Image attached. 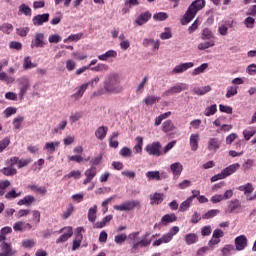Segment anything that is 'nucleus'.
<instances>
[{
	"label": "nucleus",
	"instance_id": "1",
	"mask_svg": "<svg viewBox=\"0 0 256 256\" xmlns=\"http://www.w3.org/2000/svg\"><path fill=\"white\" fill-rule=\"evenodd\" d=\"M205 7V0H195L191 3L188 7L186 13L184 14L183 18L181 19L182 25H189L193 19H195V15L197 12L201 11Z\"/></svg>",
	"mask_w": 256,
	"mask_h": 256
},
{
	"label": "nucleus",
	"instance_id": "2",
	"mask_svg": "<svg viewBox=\"0 0 256 256\" xmlns=\"http://www.w3.org/2000/svg\"><path fill=\"white\" fill-rule=\"evenodd\" d=\"M104 89L107 93H121V78L117 74H110L104 81Z\"/></svg>",
	"mask_w": 256,
	"mask_h": 256
},
{
	"label": "nucleus",
	"instance_id": "3",
	"mask_svg": "<svg viewBox=\"0 0 256 256\" xmlns=\"http://www.w3.org/2000/svg\"><path fill=\"white\" fill-rule=\"evenodd\" d=\"M141 205V202L139 200H130L123 202L120 205H115L114 209L115 211H133L135 207H139Z\"/></svg>",
	"mask_w": 256,
	"mask_h": 256
},
{
	"label": "nucleus",
	"instance_id": "4",
	"mask_svg": "<svg viewBox=\"0 0 256 256\" xmlns=\"http://www.w3.org/2000/svg\"><path fill=\"white\" fill-rule=\"evenodd\" d=\"M45 45H47V43H45V34L36 33L34 36V40H32L31 42V49L43 48L45 47Z\"/></svg>",
	"mask_w": 256,
	"mask_h": 256
},
{
	"label": "nucleus",
	"instance_id": "5",
	"mask_svg": "<svg viewBox=\"0 0 256 256\" xmlns=\"http://www.w3.org/2000/svg\"><path fill=\"white\" fill-rule=\"evenodd\" d=\"M193 67H195L193 62L180 63L173 68L172 73L173 75H181V73H185V71L193 69Z\"/></svg>",
	"mask_w": 256,
	"mask_h": 256
},
{
	"label": "nucleus",
	"instance_id": "6",
	"mask_svg": "<svg viewBox=\"0 0 256 256\" xmlns=\"http://www.w3.org/2000/svg\"><path fill=\"white\" fill-rule=\"evenodd\" d=\"M19 85H20L19 97H20V101H23V98L25 97V94L27 93V91H29L31 84L28 78L22 77L19 79Z\"/></svg>",
	"mask_w": 256,
	"mask_h": 256
},
{
	"label": "nucleus",
	"instance_id": "7",
	"mask_svg": "<svg viewBox=\"0 0 256 256\" xmlns=\"http://www.w3.org/2000/svg\"><path fill=\"white\" fill-rule=\"evenodd\" d=\"M63 231H66V232L63 233ZM58 233H63V234L56 240V243H65V241H69V239L73 237V228L64 227L60 229Z\"/></svg>",
	"mask_w": 256,
	"mask_h": 256
},
{
	"label": "nucleus",
	"instance_id": "8",
	"mask_svg": "<svg viewBox=\"0 0 256 256\" xmlns=\"http://www.w3.org/2000/svg\"><path fill=\"white\" fill-rule=\"evenodd\" d=\"M181 91H187V84L180 83L172 86L170 89L166 90L163 95L169 97V95H175L177 93H181Z\"/></svg>",
	"mask_w": 256,
	"mask_h": 256
},
{
	"label": "nucleus",
	"instance_id": "9",
	"mask_svg": "<svg viewBox=\"0 0 256 256\" xmlns=\"http://www.w3.org/2000/svg\"><path fill=\"white\" fill-rule=\"evenodd\" d=\"M207 149L210 153H217L221 149V141L219 138L211 137L208 140Z\"/></svg>",
	"mask_w": 256,
	"mask_h": 256
},
{
	"label": "nucleus",
	"instance_id": "10",
	"mask_svg": "<svg viewBox=\"0 0 256 256\" xmlns=\"http://www.w3.org/2000/svg\"><path fill=\"white\" fill-rule=\"evenodd\" d=\"M145 149L148 155H154L156 157H159V155H161V152H160L161 143L159 142L148 144Z\"/></svg>",
	"mask_w": 256,
	"mask_h": 256
},
{
	"label": "nucleus",
	"instance_id": "11",
	"mask_svg": "<svg viewBox=\"0 0 256 256\" xmlns=\"http://www.w3.org/2000/svg\"><path fill=\"white\" fill-rule=\"evenodd\" d=\"M35 27H41L44 23H49V13L38 14L32 18Z\"/></svg>",
	"mask_w": 256,
	"mask_h": 256
},
{
	"label": "nucleus",
	"instance_id": "12",
	"mask_svg": "<svg viewBox=\"0 0 256 256\" xmlns=\"http://www.w3.org/2000/svg\"><path fill=\"white\" fill-rule=\"evenodd\" d=\"M179 233V227L173 226L168 233L164 234L161 238V243H171L173 241V237Z\"/></svg>",
	"mask_w": 256,
	"mask_h": 256
},
{
	"label": "nucleus",
	"instance_id": "13",
	"mask_svg": "<svg viewBox=\"0 0 256 256\" xmlns=\"http://www.w3.org/2000/svg\"><path fill=\"white\" fill-rule=\"evenodd\" d=\"M84 175L86 178L83 181V185H89V183H91V181H93L97 176V168L92 166L85 171Z\"/></svg>",
	"mask_w": 256,
	"mask_h": 256
},
{
	"label": "nucleus",
	"instance_id": "14",
	"mask_svg": "<svg viewBox=\"0 0 256 256\" xmlns=\"http://www.w3.org/2000/svg\"><path fill=\"white\" fill-rule=\"evenodd\" d=\"M239 208H241V202H239L238 199L231 200L228 206L224 209V214L229 215L231 213H235Z\"/></svg>",
	"mask_w": 256,
	"mask_h": 256
},
{
	"label": "nucleus",
	"instance_id": "15",
	"mask_svg": "<svg viewBox=\"0 0 256 256\" xmlns=\"http://www.w3.org/2000/svg\"><path fill=\"white\" fill-rule=\"evenodd\" d=\"M76 231L77 234L76 238L73 240L72 251H77V249L81 247V241H83V234L81 233V231H84L83 227H78Z\"/></svg>",
	"mask_w": 256,
	"mask_h": 256
},
{
	"label": "nucleus",
	"instance_id": "16",
	"mask_svg": "<svg viewBox=\"0 0 256 256\" xmlns=\"http://www.w3.org/2000/svg\"><path fill=\"white\" fill-rule=\"evenodd\" d=\"M236 251H243L247 247V236L240 235L235 238Z\"/></svg>",
	"mask_w": 256,
	"mask_h": 256
},
{
	"label": "nucleus",
	"instance_id": "17",
	"mask_svg": "<svg viewBox=\"0 0 256 256\" xmlns=\"http://www.w3.org/2000/svg\"><path fill=\"white\" fill-rule=\"evenodd\" d=\"M0 249H1V254L4 256H13L15 255V253H17V251L13 250V248H11V244L7 243V242H3L0 245Z\"/></svg>",
	"mask_w": 256,
	"mask_h": 256
},
{
	"label": "nucleus",
	"instance_id": "18",
	"mask_svg": "<svg viewBox=\"0 0 256 256\" xmlns=\"http://www.w3.org/2000/svg\"><path fill=\"white\" fill-rule=\"evenodd\" d=\"M170 169L174 175V179L178 178L183 173V165L180 162L171 164Z\"/></svg>",
	"mask_w": 256,
	"mask_h": 256
},
{
	"label": "nucleus",
	"instance_id": "19",
	"mask_svg": "<svg viewBox=\"0 0 256 256\" xmlns=\"http://www.w3.org/2000/svg\"><path fill=\"white\" fill-rule=\"evenodd\" d=\"M109 131V128L107 126H100L95 131V137L99 139L100 141H103L107 137V132Z\"/></svg>",
	"mask_w": 256,
	"mask_h": 256
},
{
	"label": "nucleus",
	"instance_id": "20",
	"mask_svg": "<svg viewBox=\"0 0 256 256\" xmlns=\"http://www.w3.org/2000/svg\"><path fill=\"white\" fill-rule=\"evenodd\" d=\"M238 191H241L244 193V195H251L255 191V187H253L252 183H246L244 185H240L238 188Z\"/></svg>",
	"mask_w": 256,
	"mask_h": 256
},
{
	"label": "nucleus",
	"instance_id": "21",
	"mask_svg": "<svg viewBox=\"0 0 256 256\" xmlns=\"http://www.w3.org/2000/svg\"><path fill=\"white\" fill-rule=\"evenodd\" d=\"M117 57V51L108 50L102 55L98 56L99 61H109V59H115Z\"/></svg>",
	"mask_w": 256,
	"mask_h": 256
},
{
	"label": "nucleus",
	"instance_id": "22",
	"mask_svg": "<svg viewBox=\"0 0 256 256\" xmlns=\"http://www.w3.org/2000/svg\"><path fill=\"white\" fill-rule=\"evenodd\" d=\"M35 203V197L31 195H27L24 198L20 199L17 205L22 206L25 205L26 207H31Z\"/></svg>",
	"mask_w": 256,
	"mask_h": 256
},
{
	"label": "nucleus",
	"instance_id": "23",
	"mask_svg": "<svg viewBox=\"0 0 256 256\" xmlns=\"http://www.w3.org/2000/svg\"><path fill=\"white\" fill-rule=\"evenodd\" d=\"M201 39L202 41H213L212 39H215V34H213L211 29L204 28L201 33Z\"/></svg>",
	"mask_w": 256,
	"mask_h": 256
},
{
	"label": "nucleus",
	"instance_id": "24",
	"mask_svg": "<svg viewBox=\"0 0 256 256\" xmlns=\"http://www.w3.org/2000/svg\"><path fill=\"white\" fill-rule=\"evenodd\" d=\"M190 147L191 151H197L199 149V134L190 135Z\"/></svg>",
	"mask_w": 256,
	"mask_h": 256
},
{
	"label": "nucleus",
	"instance_id": "25",
	"mask_svg": "<svg viewBox=\"0 0 256 256\" xmlns=\"http://www.w3.org/2000/svg\"><path fill=\"white\" fill-rule=\"evenodd\" d=\"M149 19H151V13L144 12L139 15V17L135 20V23H137V25H140V26L145 25V23H147V21H149Z\"/></svg>",
	"mask_w": 256,
	"mask_h": 256
},
{
	"label": "nucleus",
	"instance_id": "26",
	"mask_svg": "<svg viewBox=\"0 0 256 256\" xmlns=\"http://www.w3.org/2000/svg\"><path fill=\"white\" fill-rule=\"evenodd\" d=\"M113 220V215H107L100 222L94 223V229H103L107 223H110Z\"/></svg>",
	"mask_w": 256,
	"mask_h": 256
},
{
	"label": "nucleus",
	"instance_id": "27",
	"mask_svg": "<svg viewBox=\"0 0 256 256\" xmlns=\"http://www.w3.org/2000/svg\"><path fill=\"white\" fill-rule=\"evenodd\" d=\"M239 167H241L239 163L229 165L228 167L223 169L224 174L226 175V177H229L230 175H233V173H235L237 170H239Z\"/></svg>",
	"mask_w": 256,
	"mask_h": 256
},
{
	"label": "nucleus",
	"instance_id": "28",
	"mask_svg": "<svg viewBox=\"0 0 256 256\" xmlns=\"http://www.w3.org/2000/svg\"><path fill=\"white\" fill-rule=\"evenodd\" d=\"M87 217L90 223H95V221H97V205L89 208Z\"/></svg>",
	"mask_w": 256,
	"mask_h": 256
},
{
	"label": "nucleus",
	"instance_id": "29",
	"mask_svg": "<svg viewBox=\"0 0 256 256\" xmlns=\"http://www.w3.org/2000/svg\"><path fill=\"white\" fill-rule=\"evenodd\" d=\"M0 173H2V175H5V177H13V175H17V170L15 169V167L7 166L0 169Z\"/></svg>",
	"mask_w": 256,
	"mask_h": 256
},
{
	"label": "nucleus",
	"instance_id": "30",
	"mask_svg": "<svg viewBox=\"0 0 256 256\" xmlns=\"http://www.w3.org/2000/svg\"><path fill=\"white\" fill-rule=\"evenodd\" d=\"M144 47H149L151 45L153 51H159V40L155 41L153 39H144L143 40Z\"/></svg>",
	"mask_w": 256,
	"mask_h": 256
},
{
	"label": "nucleus",
	"instance_id": "31",
	"mask_svg": "<svg viewBox=\"0 0 256 256\" xmlns=\"http://www.w3.org/2000/svg\"><path fill=\"white\" fill-rule=\"evenodd\" d=\"M209 69V63H203L192 71V76L197 77Z\"/></svg>",
	"mask_w": 256,
	"mask_h": 256
},
{
	"label": "nucleus",
	"instance_id": "32",
	"mask_svg": "<svg viewBox=\"0 0 256 256\" xmlns=\"http://www.w3.org/2000/svg\"><path fill=\"white\" fill-rule=\"evenodd\" d=\"M197 241H199V236L195 233H189L185 236L186 245H194Z\"/></svg>",
	"mask_w": 256,
	"mask_h": 256
},
{
	"label": "nucleus",
	"instance_id": "33",
	"mask_svg": "<svg viewBox=\"0 0 256 256\" xmlns=\"http://www.w3.org/2000/svg\"><path fill=\"white\" fill-rule=\"evenodd\" d=\"M215 45V40H208L206 42H201L198 44V51H206V49H211Z\"/></svg>",
	"mask_w": 256,
	"mask_h": 256
},
{
	"label": "nucleus",
	"instance_id": "34",
	"mask_svg": "<svg viewBox=\"0 0 256 256\" xmlns=\"http://www.w3.org/2000/svg\"><path fill=\"white\" fill-rule=\"evenodd\" d=\"M146 177L149 179V181H160L161 172H159V171H148L146 173Z\"/></svg>",
	"mask_w": 256,
	"mask_h": 256
},
{
	"label": "nucleus",
	"instance_id": "35",
	"mask_svg": "<svg viewBox=\"0 0 256 256\" xmlns=\"http://www.w3.org/2000/svg\"><path fill=\"white\" fill-rule=\"evenodd\" d=\"M175 221H177V216L175 215V213L166 214L162 217V223H164L165 225L169 223H175Z\"/></svg>",
	"mask_w": 256,
	"mask_h": 256
},
{
	"label": "nucleus",
	"instance_id": "36",
	"mask_svg": "<svg viewBox=\"0 0 256 256\" xmlns=\"http://www.w3.org/2000/svg\"><path fill=\"white\" fill-rule=\"evenodd\" d=\"M238 89L239 87L237 86H228L227 89H226V99H231V97H235V95H237L238 93Z\"/></svg>",
	"mask_w": 256,
	"mask_h": 256
},
{
	"label": "nucleus",
	"instance_id": "37",
	"mask_svg": "<svg viewBox=\"0 0 256 256\" xmlns=\"http://www.w3.org/2000/svg\"><path fill=\"white\" fill-rule=\"evenodd\" d=\"M209 91H211V86L209 85L193 89V93H195V95H205L206 93H209Z\"/></svg>",
	"mask_w": 256,
	"mask_h": 256
},
{
	"label": "nucleus",
	"instance_id": "38",
	"mask_svg": "<svg viewBox=\"0 0 256 256\" xmlns=\"http://www.w3.org/2000/svg\"><path fill=\"white\" fill-rule=\"evenodd\" d=\"M217 113V104H212L205 108L204 115L205 117H211Z\"/></svg>",
	"mask_w": 256,
	"mask_h": 256
},
{
	"label": "nucleus",
	"instance_id": "39",
	"mask_svg": "<svg viewBox=\"0 0 256 256\" xmlns=\"http://www.w3.org/2000/svg\"><path fill=\"white\" fill-rule=\"evenodd\" d=\"M90 71H95L96 73H101L103 71H109V65L104 63H99L95 67L89 68Z\"/></svg>",
	"mask_w": 256,
	"mask_h": 256
},
{
	"label": "nucleus",
	"instance_id": "40",
	"mask_svg": "<svg viewBox=\"0 0 256 256\" xmlns=\"http://www.w3.org/2000/svg\"><path fill=\"white\" fill-rule=\"evenodd\" d=\"M19 13H22V15H25L26 17H31L33 12L31 7L27 6L26 4H21L19 6Z\"/></svg>",
	"mask_w": 256,
	"mask_h": 256
},
{
	"label": "nucleus",
	"instance_id": "41",
	"mask_svg": "<svg viewBox=\"0 0 256 256\" xmlns=\"http://www.w3.org/2000/svg\"><path fill=\"white\" fill-rule=\"evenodd\" d=\"M22 192H17L15 189L10 190L5 194V199L11 201L12 199H17V197H21Z\"/></svg>",
	"mask_w": 256,
	"mask_h": 256
},
{
	"label": "nucleus",
	"instance_id": "42",
	"mask_svg": "<svg viewBox=\"0 0 256 256\" xmlns=\"http://www.w3.org/2000/svg\"><path fill=\"white\" fill-rule=\"evenodd\" d=\"M254 135H256L255 128L250 127V128L243 130V137H244L245 141H249V139H251V137H253Z\"/></svg>",
	"mask_w": 256,
	"mask_h": 256
},
{
	"label": "nucleus",
	"instance_id": "43",
	"mask_svg": "<svg viewBox=\"0 0 256 256\" xmlns=\"http://www.w3.org/2000/svg\"><path fill=\"white\" fill-rule=\"evenodd\" d=\"M135 141L137 144L134 146L133 150L135 153H141L143 151V137L138 136L136 137Z\"/></svg>",
	"mask_w": 256,
	"mask_h": 256
},
{
	"label": "nucleus",
	"instance_id": "44",
	"mask_svg": "<svg viewBox=\"0 0 256 256\" xmlns=\"http://www.w3.org/2000/svg\"><path fill=\"white\" fill-rule=\"evenodd\" d=\"M35 67H37V64L31 61V57L24 58L23 69H35Z\"/></svg>",
	"mask_w": 256,
	"mask_h": 256
},
{
	"label": "nucleus",
	"instance_id": "45",
	"mask_svg": "<svg viewBox=\"0 0 256 256\" xmlns=\"http://www.w3.org/2000/svg\"><path fill=\"white\" fill-rule=\"evenodd\" d=\"M219 213H221V210L219 209H212L209 210L208 212H206L202 218L203 219H213V217H217V215H219Z\"/></svg>",
	"mask_w": 256,
	"mask_h": 256
},
{
	"label": "nucleus",
	"instance_id": "46",
	"mask_svg": "<svg viewBox=\"0 0 256 256\" xmlns=\"http://www.w3.org/2000/svg\"><path fill=\"white\" fill-rule=\"evenodd\" d=\"M7 187H11V181L9 180L0 181V197H3V195H5V191Z\"/></svg>",
	"mask_w": 256,
	"mask_h": 256
},
{
	"label": "nucleus",
	"instance_id": "47",
	"mask_svg": "<svg viewBox=\"0 0 256 256\" xmlns=\"http://www.w3.org/2000/svg\"><path fill=\"white\" fill-rule=\"evenodd\" d=\"M193 203V200L192 198H187L185 201H183L181 204H180V207H179V210L180 211H188L189 210V207H191V204Z\"/></svg>",
	"mask_w": 256,
	"mask_h": 256
},
{
	"label": "nucleus",
	"instance_id": "48",
	"mask_svg": "<svg viewBox=\"0 0 256 256\" xmlns=\"http://www.w3.org/2000/svg\"><path fill=\"white\" fill-rule=\"evenodd\" d=\"M127 241V234L121 233L114 237V242L116 245H123L124 242Z\"/></svg>",
	"mask_w": 256,
	"mask_h": 256
},
{
	"label": "nucleus",
	"instance_id": "49",
	"mask_svg": "<svg viewBox=\"0 0 256 256\" xmlns=\"http://www.w3.org/2000/svg\"><path fill=\"white\" fill-rule=\"evenodd\" d=\"M0 31L6 35H11V32L13 31V25L10 23H4L0 26Z\"/></svg>",
	"mask_w": 256,
	"mask_h": 256
},
{
	"label": "nucleus",
	"instance_id": "50",
	"mask_svg": "<svg viewBox=\"0 0 256 256\" xmlns=\"http://www.w3.org/2000/svg\"><path fill=\"white\" fill-rule=\"evenodd\" d=\"M160 101V98L157 97V96H147L145 99H144V103L145 105H155V103H159Z\"/></svg>",
	"mask_w": 256,
	"mask_h": 256
},
{
	"label": "nucleus",
	"instance_id": "51",
	"mask_svg": "<svg viewBox=\"0 0 256 256\" xmlns=\"http://www.w3.org/2000/svg\"><path fill=\"white\" fill-rule=\"evenodd\" d=\"M162 127L165 133H169V131H173V129H175V125H173L171 120H166Z\"/></svg>",
	"mask_w": 256,
	"mask_h": 256
},
{
	"label": "nucleus",
	"instance_id": "52",
	"mask_svg": "<svg viewBox=\"0 0 256 256\" xmlns=\"http://www.w3.org/2000/svg\"><path fill=\"white\" fill-rule=\"evenodd\" d=\"M232 251H235V246L231 244L225 245L221 250L223 256L231 255Z\"/></svg>",
	"mask_w": 256,
	"mask_h": 256
},
{
	"label": "nucleus",
	"instance_id": "53",
	"mask_svg": "<svg viewBox=\"0 0 256 256\" xmlns=\"http://www.w3.org/2000/svg\"><path fill=\"white\" fill-rule=\"evenodd\" d=\"M55 147H59V142H47L44 146V150L50 151V153H55Z\"/></svg>",
	"mask_w": 256,
	"mask_h": 256
},
{
	"label": "nucleus",
	"instance_id": "54",
	"mask_svg": "<svg viewBox=\"0 0 256 256\" xmlns=\"http://www.w3.org/2000/svg\"><path fill=\"white\" fill-rule=\"evenodd\" d=\"M29 187L32 191H36V193H40V195H46L47 194V188H45V186L39 187L37 185H31Z\"/></svg>",
	"mask_w": 256,
	"mask_h": 256
},
{
	"label": "nucleus",
	"instance_id": "55",
	"mask_svg": "<svg viewBox=\"0 0 256 256\" xmlns=\"http://www.w3.org/2000/svg\"><path fill=\"white\" fill-rule=\"evenodd\" d=\"M244 25L247 29H253V27H255V18L248 16L244 20Z\"/></svg>",
	"mask_w": 256,
	"mask_h": 256
},
{
	"label": "nucleus",
	"instance_id": "56",
	"mask_svg": "<svg viewBox=\"0 0 256 256\" xmlns=\"http://www.w3.org/2000/svg\"><path fill=\"white\" fill-rule=\"evenodd\" d=\"M73 211H75V207H73V204L68 205L66 211L63 212L62 218L69 219L71 215L73 214Z\"/></svg>",
	"mask_w": 256,
	"mask_h": 256
},
{
	"label": "nucleus",
	"instance_id": "57",
	"mask_svg": "<svg viewBox=\"0 0 256 256\" xmlns=\"http://www.w3.org/2000/svg\"><path fill=\"white\" fill-rule=\"evenodd\" d=\"M218 33L222 37L227 36L228 33H229V27H227V25H225V24H219V26H218Z\"/></svg>",
	"mask_w": 256,
	"mask_h": 256
},
{
	"label": "nucleus",
	"instance_id": "58",
	"mask_svg": "<svg viewBox=\"0 0 256 256\" xmlns=\"http://www.w3.org/2000/svg\"><path fill=\"white\" fill-rule=\"evenodd\" d=\"M172 37H173V32H171V28H169V27H166L164 29V32L161 33L162 40L171 39Z\"/></svg>",
	"mask_w": 256,
	"mask_h": 256
},
{
	"label": "nucleus",
	"instance_id": "59",
	"mask_svg": "<svg viewBox=\"0 0 256 256\" xmlns=\"http://www.w3.org/2000/svg\"><path fill=\"white\" fill-rule=\"evenodd\" d=\"M159 201H161L160 193H154L150 196V205H159Z\"/></svg>",
	"mask_w": 256,
	"mask_h": 256
},
{
	"label": "nucleus",
	"instance_id": "60",
	"mask_svg": "<svg viewBox=\"0 0 256 256\" xmlns=\"http://www.w3.org/2000/svg\"><path fill=\"white\" fill-rule=\"evenodd\" d=\"M32 221L36 225H39V223H41V212L38 210L32 211Z\"/></svg>",
	"mask_w": 256,
	"mask_h": 256
},
{
	"label": "nucleus",
	"instance_id": "61",
	"mask_svg": "<svg viewBox=\"0 0 256 256\" xmlns=\"http://www.w3.org/2000/svg\"><path fill=\"white\" fill-rule=\"evenodd\" d=\"M22 247H24V249H33V247H35V240L33 239L23 240Z\"/></svg>",
	"mask_w": 256,
	"mask_h": 256
},
{
	"label": "nucleus",
	"instance_id": "62",
	"mask_svg": "<svg viewBox=\"0 0 256 256\" xmlns=\"http://www.w3.org/2000/svg\"><path fill=\"white\" fill-rule=\"evenodd\" d=\"M9 143H11V140L8 137L0 141V153H3L9 147Z\"/></svg>",
	"mask_w": 256,
	"mask_h": 256
},
{
	"label": "nucleus",
	"instance_id": "63",
	"mask_svg": "<svg viewBox=\"0 0 256 256\" xmlns=\"http://www.w3.org/2000/svg\"><path fill=\"white\" fill-rule=\"evenodd\" d=\"M119 155H121V157H131V155H133V151L129 147H123L120 150Z\"/></svg>",
	"mask_w": 256,
	"mask_h": 256
},
{
	"label": "nucleus",
	"instance_id": "64",
	"mask_svg": "<svg viewBox=\"0 0 256 256\" xmlns=\"http://www.w3.org/2000/svg\"><path fill=\"white\" fill-rule=\"evenodd\" d=\"M67 127V120H62L56 128L53 129V133H59Z\"/></svg>",
	"mask_w": 256,
	"mask_h": 256
}]
</instances>
